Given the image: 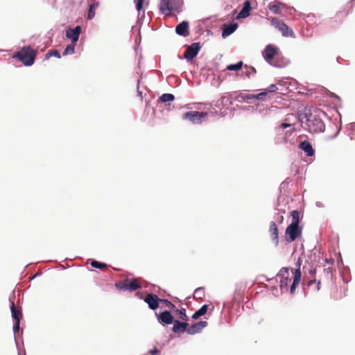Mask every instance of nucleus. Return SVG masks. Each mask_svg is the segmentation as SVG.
<instances>
[{"instance_id":"1","label":"nucleus","mask_w":355,"mask_h":355,"mask_svg":"<svg viewBox=\"0 0 355 355\" xmlns=\"http://www.w3.org/2000/svg\"><path fill=\"white\" fill-rule=\"evenodd\" d=\"M279 279V286L282 291H288L293 294L301 281L302 273L300 268L294 269L293 268H282L278 273Z\"/></svg>"},{"instance_id":"2","label":"nucleus","mask_w":355,"mask_h":355,"mask_svg":"<svg viewBox=\"0 0 355 355\" xmlns=\"http://www.w3.org/2000/svg\"><path fill=\"white\" fill-rule=\"evenodd\" d=\"M37 55V51L30 46L22 47L19 51L13 55L14 58L18 59L25 66L33 64Z\"/></svg>"},{"instance_id":"3","label":"nucleus","mask_w":355,"mask_h":355,"mask_svg":"<svg viewBox=\"0 0 355 355\" xmlns=\"http://www.w3.org/2000/svg\"><path fill=\"white\" fill-rule=\"evenodd\" d=\"M182 6V0H162L159 9L166 15H169L173 11L179 12Z\"/></svg>"},{"instance_id":"4","label":"nucleus","mask_w":355,"mask_h":355,"mask_svg":"<svg viewBox=\"0 0 355 355\" xmlns=\"http://www.w3.org/2000/svg\"><path fill=\"white\" fill-rule=\"evenodd\" d=\"M270 23L273 26H275L282 33V35L284 37H295V34L293 30L287 25H286V24L282 20L276 17H272L270 19Z\"/></svg>"},{"instance_id":"5","label":"nucleus","mask_w":355,"mask_h":355,"mask_svg":"<svg viewBox=\"0 0 355 355\" xmlns=\"http://www.w3.org/2000/svg\"><path fill=\"white\" fill-rule=\"evenodd\" d=\"M307 126L311 132H322L325 129L324 122L320 119L312 116L307 119Z\"/></svg>"},{"instance_id":"6","label":"nucleus","mask_w":355,"mask_h":355,"mask_svg":"<svg viewBox=\"0 0 355 355\" xmlns=\"http://www.w3.org/2000/svg\"><path fill=\"white\" fill-rule=\"evenodd\" d=\"M207 116V112L190 111L184 113L182 115V119H188L195 124H200Z\"/></svg>"},{"instance_id":"7","label":"nucleus","mask_w":355,"mask_h":355,"mask_svg":"<svg viewBox=\"0 0 355 355\" xmlns=\"http://www.w3.org/2000/svg\"><path fill=\"white\" fill-rule=\"evenodd\" d=\"M301 234L302 229L299 227V225L291 223L286 229L285 239L288 242H293Z\"/></svg>"},{"instance_id":"8","label":"nucleus","mask_w":355,"mask_h":355,"mask_svg":"<svg viewBox=\"0 0 355 355\" xmlns=\"http://www.w3.org/2000/svg\"><path fill=\"white\" fill-rule=\"evenodd\" d=\"M200 43H193L189 46L184 51V57L187 60H193L200 50Z\"/></svg>"},{"instance_id":"9","label":"nucleus","mask_w":355,"mask_h":355,"mask_svg":"<svg viewBox=\"0 0 355 355\" xmlns=\"http://www.w3.org/2000/svg\"><path fill=\"white\" fill-rule=\"evenodd\" d=\"M277 53L278 49L277 47L272 44H268L266 46L263 52V56L268 62H270Z\"/></svg>"},{"instance_id":"10","label":"nucleus","mask_w":355,"mask_h":355,"mask_svg":"<svg viewBox=\"0 0 355 355\" xmlns=\"http://www.w3.org/2000/svg\"><path fill=\"white\" fill-rule=\"evenodd\" d=\"M162 301V300L159 299L157 295L148 293L144 298V302L148 304L150 309L153 310H155L159 307V302Z\"/></svg>"},{"instance_id":"11","label":"nucleus","mask_w":355,"mask_h":355,"mask_svg":"<svg viewBox=\"0 0 355 355\" xmlns=\"http://www.w3.org/2000/svg\"><path fill=\"white\" fill-rule=\"evenodd\" d=\"M80 31V27L77 26L74 28H69L67 30L66 36L71 39L73 43H76L78 40Z\"/></svg>"},{"instance_id":"12","label":"nucleus","mask_w":355,"mask_h":355,"mask_svg":"<svg viewBox=\"0 0 355 355\" xmlns=\"http://www.w3.org/2000/svg\"><path fill=\"white\" fill-rule=\"evenodd\" d=\"M207 324L208 323L206 321H200L188 327L187 333L189 334H195L199 333L203 328L207 327Z\"/></svg>"},{"instance_id":"13","label":"nucleus","mask_w":355,"mask_h":355,"mask_svg":"<svg viewBox=\"0 0 355 355\" xmlns=\"http://www.w3.org/2000/svg\"><path fill=\"white\" fill-rule=\"evenodd\" d=\"M175 32L180 35L184 37L188 36L189 35V23L184 21L179 24L175 28Z\"/></svg>"},{"instance_id":"14","label":"nucleus","mask_w":355,"mask_h":355,"mask_svg":"<svg viewBox=\"0 0 355 355\" xmlns=\"http://www.w3.org/2000/svg\"><path fill=\"white\" fill-rule=\"evenodd\" d=\"M158 320H160L161 322L166 324H170L174 322L173 316L168 311L162 312L158 317Z\"/></svg>"},{"instance_id":"15","label":"nucleus","mask_w":355,"mask_h":355,"mask_svg":"<svg viewBox=\"0 0 355 355\" xmlns=\"http://www.w3.org/2000/svg\"><path fill=\"white\" fill-rule=\"evenodd\" d=\"M173 331L174 333H182L184 331L187 332L189 324L187 322H181L178 320L173 322Z\"/></svg>"},{"instance_id":"16","label":"nucleus","mask_w":355,"mask_h":355,"mask_svg":"<svg viewBox=\"0 0 355 355\" xmlns=\"http://www.w3.org/2000/svg\"><path fill=\"white\" fill-rule=\"evenodd\" d=\"M299 147L306 154L307 156L311 157L314 155L315 151L309 141H304L301 142Z\"/></svg>"},{"instance_id":"17","label":"nucleus","mask_w":355,"mask_h":355,"mask_svg":"<svg viewBox=\"0 0 355 355\" xmlns=\"http://www.w3.org/2000/svg\"><path fill=\"white\" fill-rule=\"evenodd\" d=\"M270 232L271 234L272 240L275 242L277 245L279 243V232L277 226L274 221L270 223Z\"/></svg>"},{"instance_id":"18","label":"nucleus","mask_w":355,"mask_h":355,"mask_svg":"<svg viewBox=\"0 0 355 355\" xmlns=\"http://www.w3.org/2000/svg\"><path fill=\"white\" fill-rule=\"evenodd\" d=\"M237 24L233 23L229 25H224V28L222 32V36L226 37L233 33L237 28Z\"/></svg>"},{"instance_id":"19","label":"nucleus","mask_w":355,"mask_h":355,"mask_svg":"<svg viewBox=\"0 0 355 355\" xmlns=\"http://www.w3.org/2000/svg\"><path fill=\"white\" fill-rule=\"evenodd\" d=\"M12 317L15 321L21 320V312L20 310L16 309L15 303L12 302L10 306Z\"/></svg>"},{"instance_id":"20","label":"nucleus","mask_w":355,"mask_h":355,"mask_svg":"<svg viewBox=\"0 0 355 355\" xmlns=\"http://www.w3.org/2000/svg\"><path fill=\"white\" fill-rule=\"evenodd\" d=\"M250 8H251V7H250V2L248 1H245L244 3L242 10L238 15V17L244 18V17H248L249 15V12H250Z\"/></svg>"},{"instance_id":"21","label":"nucleus","mask_w":355,"mask_h":355,"mask_svg":"<svg viewBox=\"0 0 355 355\" xmlns=\"http://www.w3.org/2000/svg\"><path fill=\"white\" fill-rule=\"evenodd\" d=\"M141 287L137 279H128V291H134Z\"/></svg>"},{"instance_id":"22","label":"nucleus","mask_w":355,"mask_h":355,"mask_svg":"<svg viewBox=\"0 0 355 355\" xmlns=\"http://www.w3.org/2000/svg\"><path fill=\"white\" fill-rule=\"evenodd\" d=\"M208 309V305L204 304L200 309L196 311L192 315V318L195 320L199 318L202 315H204L207 312Z\"/></svg>"},{"instance_id":"23","label":"nucleus","mask_w":355,"mask_h":355,"mask_svg":"<svg viewBox=\"0 0 355 355\" xmlns=\"http://www.w3.org/2000/svg\"><path fill=\"white\" fill-rule=\"evenodd\" d=\"M175 96L171 94H164L159 98L158 102L166 103L174 101Z\"/></svg>"},{"instance_id":"24","label":"nucleus","mask_w":355,"mask_h":355,"mask_svg":"<svg viewBox=\"0 0 355 355\" xmlns=\"http://www.w3.org/2000/svg\"><path fill=\"white\" fill-rule=\"evenodd\" d=\"M115 286L119 290H128V279L118 282L115 284Z\"/></svg>"},{"instance_id":"25","label":"nucleus","mask_w":355,"mask_h":355,"mask_svg":"<svg viewBox=\"0 0 355 355\" xmlns=\"http://www.w3.org/2000/svg\"><path fill=\"white\" fill-rule=\"evenodd\" d=\"M292 217L291 224L299 225L300 223V211L297 210H293L291 212Z\"/></svg>"},{"instance_id":"26","label":"nucleus","mask_w":355,"mask_h":355,"mask_svg":"<svg viewBox=\"0 0 355 355\" xmlns=\"http://www.w3.org/2000/svg\"><path fill=\"white\" fill-rule=\"evenodd\" d=\"M243 67V62L240 61L235 64H229L227 66L226 69L230 71H239Z\"/></svg>"},{"instance_id":"27","label":"nucleus","mask_w":355,"mask_h":355,"mask_svg":"<svg viewBox=\"0 0 355 355\" xmlns=\"http://www.w3.org/2000/svg\"><path fill=\"white\" fill-rule=\"evenodd\" d=\"M74 44H69L65 48L62 55H67L69 54H73L74 53Z\"/></svg>"},{"instance_id":"28","label":"nucleus","mask_w":355,"mask_h":355,"mask_svg":"<svg viewBox=\"0 0 355 355\" xmlns=\"http://www.w3.org/2000/svg\"><path fill=\"white\" fill-rule=\"evenodd\" d=\"M175 312L177 313V314L178 315L180 318H181L182 320H188V317L187 316L186 313H185V309H182V310L175 309Z\"/></svg>"},{"instance_id":"29","label":"nucleus","mask_w":355,"mask_h":355,"mask_svg":"<svg viewBox=\"0 0 355 355\" xmlns=\"http://www.w3.org/2000/svg\"><path fill=\"white\" fill-rule=\"evenodd\" d=\"M95 9H96V6L94 4H92L89 8V11H88V16H87V18L89 19H92L94 15H95Z\"/></svg>"},{"instance_id":"30","label":"nucleus","mask_w":355,"mask_h":355,"mask_svg":"<svg viewBox=\"0 0 355 355\" xmlns=\"http://www.w3.org/2000/svg\"><path fill=\"white\" fill-rule=\"evenodd\" d=\"M51 56H54L58 58H60V52L58 50H51L46 53V57L49 58Z\"/></svg>"},{"instance_id":"31","label":"nucleus","mask_w":355,"mask_h":355,"mask_svg":"<svg viewBox=\"0 0 355 355\" xmlns=\"http://www.w3.org/2000/svg\"><path fill=\"white\" fill-rule=\"evenodd\" d=\"M268 9L275 14H279L280 12V8L277 5H269Z\"/></svg>"},{"instance_id":"32","label":"nucleus","mask_w":355,"mask_h":355,"mask_svg":"<svg viewBox=\"0 0 355 355\" xmlns=\"http://www.w3.org/2000/svg\"><path fill=\"white\" fill-rule=\"evenodd\" d=\"M267 96V92L266 90H264V92H261L258 94H256V96H254V97L256 98V99L257 100H261V101H263L265 99V97Z\"/></svg>"},{"instance_id":"33","label":"nucleus","mask_w":355,"mask_h":355,"mask_svg":"<svg viewBox=\"0 0 355 355\" xmlns=\"http://www.w3.org/2000/svg\"><path fill=\"white\" fill-rule=\"evenodd\" d=\"M278 89L277 87L275 84L270 85L268 88H266L265 90L268 92H275Z\"/></svg>"},{"instance_id":"34","label":"nucleus","mask_w":355,"mask_h":355,"mask_svg":"<svg viewBox=\"0 0 355 355\" xmlns=\"http://www.w3.org/2000/svg\"><path fill=\"white\" fill-rule=\"evenodd\" d=\"M334 257H335V260H336L335 261L336 264L337 266H340V264L343 263V259H342L340 254H334Z\"/></svg>"},{"instance_id":"35","label":"nucleus","mask_w":355,"mask_h":355,"mask_svg":"<svg viewBox=\"0 0 355 355\" xmlns=\"http://www.w3.org/2000/svg\"><path fill=\"white\" fill-rule=\"evenodd\" d=\"M144 0H137L136 8L139 12L143 9Z\"/></svg>"},{"instance_id":"36","label":"nucleus","mask_w":355,"mask_h":355,"mask_svg":"<svg viewBox=\"0 0 355 355\" xmlns=\"http://www.w3.org/2000/svg\"><path fill=\"white\" fill-rule=\"evenodd\" d=\"M91 266H108L107 264L105 263H101V262H98L97 261H95V260H92L91 261Z\"/></svg>"},{"instance_id":"37","label":"nucleus","mask_w":355,"mask_h":355,"mask_svg":"<svg viewBox=\"0 0 355 355\" xmlns=\"http://www.w3.org/2000/svg\"><path fill=\"white\" fill-rule=\"evenodd\" d=\"M19 325H20V321L17 320V321H15L14 325H13V331L15 333L19 332Z\"/></svg>"},{"instance_id":"38","label":"nucleus","mask_w":355,"mask_h":355,"mask_svg":"<svg viewBox=\"0 0 355 355\" xmlns=\"http://www.w3.org/2000/svg\"><path fill=\"white\" fill-rule=\"evenodd\" d=\"M163 301L165 302L166 305L168 307L171 308L172 309H176L175 306L173 304H172L170 301H168L167 300H164Z\"/></svg>"},{"instance_id":"39","label":"nucleus","mask_w":355,"mask_h":355,"mask_svg":"<svg viewBox=\"0 0 355 355\" xmlns=\"http://www.w3.org/2000/svg\"><path fill=\"white\" fill-rule=\"evenodd\" d=\"M203 293H204V291H203L202 288H198L195 290L194 295H198L199 297H201V294H203Z\"/></svg>"},{"instance_id":"40","label":"nucleus","mask_w":355,"mask_h":355,"mask_svg":"<svg viewBox=\"0 0 355 355\" xmlns=\"http://www.w3.org/2000/svg\"><path fill=\"white\" fill-rule=\"evenodd\" d=\"M335 261H336L335 257L334 258L330 257L329 259H326V262L328 264H331V265L335 264L336 263Z\"/></svg>"},{"instance_id":"41","label":"nucleus","mask_w":355,"mask_h":355,"mask_svg":"<svg viewBox=\"0 0 355 355\" xmlns=\"http://www.w3.org/2000/svg\"><path fill=\"white\" fill-rule=\"evenodd\" d=\"M291 124L290 123H282L280 125H279V128L282 129V130H284L286 128H288V127H291Z\"/></svg>"},{"instance_id":"42","label":"nucleus","mask_w":355,"mask_h":355,"mask_svg":"<svg viewBox=\"0 0 355 355\" xmlns=\"http://www.w3.org/2000/svg\"><path fill=\"white\" fill-rule=\"evenodd\" d=\"M250 71L247 72L246 75L248 77H250V74L252 73H256L257 71L256 69L254 67H250Z\"/></svg>"},{"instance_id":"43","label":"nucleus","mask_w":355,"mask_h":355,"mask_svg":"<svg viewBox=\"0 0 355 355\" xmlns=\"http://www.w3.org/2000/svg\"><path fill=\"white\" fill-rule=\"evenodd\" d=\"M159 350L157 348H155L153 349H151L148 352V353L151 355H157L159 354Z\"/></svg>"},{"instance_id":"44","label":"nucleus","mask_w":355,"mask_h":355,"mask_svg":"<svg viewBox=\"0 0 355 355\" xmlns=\"http://www.w3.org/2000/svg\"><path fill=\"white\" fill-rule=\"evenodd\" d=\"M255 95L254 94H251V95H248L246 96V98L248 99V100H252V99H256V98L254 97Z\"/></svg>"},{"instance_id":"45","label":"nucleus","mask_w":355,"mask_h":355,"mask_svg":"<svg viewBox=\"0 0 355 355\" xmlns=\"http://www.w3.org/2000/svg\"><path fill=\"white\" fill-rule=\"evenodd\" d=\"M137 93H138V95L141 97V99H142L141 92H140L139 89H137Z\"/></svg>"},{"instance_id":"46","label":"nucleus","mask_w":355,"mask_h":355,"mask_svg":"<svg viewBox=\"0 0 355 355\" xmlns=\"http://www.w3.org/2000/svg\"><path fill=\"white\" fill-rule=\"evenodd\" d=\"M297 264H298V266H300V265L302 264V259L301 258L299 259Z\"/></svg>"},{"instance_id":"47","label":"nucleus","mask_w":355,"mask_h":355,"mask_svg":"<svg viewBox=\"0 0 355 355\" xmlns=\"http://www.w3.org/2000/svg\"><path fill=\"white\" fill-rule=\"evenodd\" d=\"M114 270H119V269L117 268H113Z\"/></svg>"},{"instance_id":"48","label":"nucleus","mask_w":355,"mask_h":355,"mask_svg":"<svg viewBox=\"0 0 355 355\" xmlns=\"http://www.w3.org/2000/svg\"><path fill=\"white\" fill-rule=\"evenodd\" d=\"M100 268H101V269H105V268L101 267Z\"/></svg>"}]
</instances>
